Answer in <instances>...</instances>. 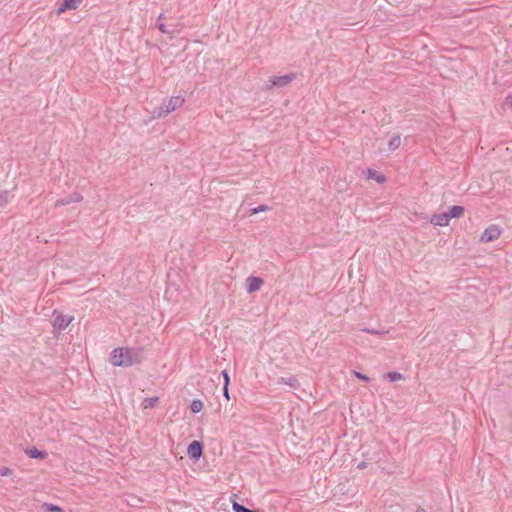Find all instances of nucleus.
<instances>
[{"label":"nucleus","instance_id":"obj_9","mask_svg":"<svg viewBox=\"0 0 512 512\" xmlns=\"http://www.w3.org/2000/svg\"><path fill=\"white\" fill-rule=\"evenodd\" d=\"M450 218L447 214V212H443L440 214H434L431 219L430 223L435 226H447L449 224Z\"/></svg>","mask_w":512,"mask_h":512},{"label":"nucleus","instance_id":"obj_2","mask_svg":"<svg viewBox=\"0 0 512 512\" xmlns=\"http://www.w3.org/2000/svg\"><path fill=\"white\" fill-rule=\"evenodd\" d=\"M184 103V98L181 96H174L164 101L163 104L154 111L157 117H163L174 111L178 107H181Z\"/></svg>","mask_w":512,"mask_h":512},{"label":"nucleus","instance_id":"obj_7","mask_svg":"<svg viewBox=\"0 0 512 512\" xmlns=\"http://www.w3.org/2000/svg\"><path fill=\"white\" fill-rule=\"evenodd\" d=\"M247 292L253 293L260 289V287L263 285L264 281L260 277L256 276H250L247 278Z\"/></svg>","mask_w":512,"mask_h":512},{"label":"nucleus","instance_id":"obj_30","mask_svg":"<svg viewBox=\"0 0 512 512\" xmlns=\"http://www.w3.org/2000/svg\"><path fill=\"white\" fill-rule=\"evenodd\" d=\"M366 467V463L365 462H361L359 465H358V468L359 469H363Z\"/></svg>","mask_w":512,"mask_h":512},{"label":"nucleus","instance_id":"obj_17","mask_svg":"<svg viewBox=\"0 0 512 512\" xmlns=\"http://www.w3.org/2000/svg\"><path fill=\"white\" fill-rule=\"evenodd\" d=\"M158 401H159L158 397L145 398L144 401H143V407L145 409L153 408V407H155V405L157 404Z\"/></svg>","mask_w":512,"mask_h":512},{"label":"nucleus","instance_id":"obj_25","mask_svg":"<svg viewBox=\"0 0 512 512\" xmlns=\"http://www.w3.org/2000/svg\"><path fill=\"white\" fill-rule=\"evenodd\" d=\"M366 333L373 334V335H381L383 334V331L376 330V329H364L363 330Z\"/></svg>","mask_w":512,"mask_h":512},{"label":"nucleus","instance_id":"obj_29","mask_svg":"<svg viewBox=\"0 0 512 512\" xmlns=\"http://www.w3.org/2000/svg\"><path fill=\"white\" fill-rule=\"evenodd\" d=\"M505 104L512 107V95L508 96L505 100Z\"/></svg>","mask_w":512,"mask_h":512},{"label":"nucleus","instance_id":"obj_20","mask_svg":"<svg viewBox=\"0 0 512 512\" xmlns=\"http://www.w3.org/2000/svg\"><path fill=\"white\" fill-rule=\"evenodd\" d=\"M43 507L45 508L46 511L49 512H64V510L60 506L54 504L45 503Z\"/></svg>","mask_w":512,"mask_h":512},{"label":"nucleus","instance_id":"obj_1","mask_svg":"<svg viewBox=\"0 0 512 512\" xmlns=\"http://www.w3.org/2000/svg\"><path fill=\"white\" fill-rule=\"evenodd\" d=\"M142 359L143 348L119 347L115 348L110 355L113 366L131 367L141 363Z\"/></svg>","mask_w":512,"mask_h":512},{"label":"nucleus","instance_id":"obj_23","mask_svg":"<svg viewBox=\"0 0 512 512\" xmlns=\"http://www.w3.org/2000/svg\"><path fill=\"white\" fill-rule=\"evenodd\" d=\"M221 375L223 377V386H229L230 384V376L226 370H223L221 372Z\"/></svg>","mask_w":512,"mask_h":512},{"label":"nucleus","instance_id":"obj_22","mask_svg":"<svg viewBox=\"0 0 512 512\" xmlns=\"http://www.w3.org/2000/svg\"><path fill=\"white\" fill-rule=\"evenodd\" d=\"M266 210H269V207L267 205H259L258 207L251 209V214H257L259 212H263Z\"/></svg>","mask_w":512,"mask_h":512},{"label":"nucleus","instance_id":"obj_14","mask_svg":"<svg viewBox=\"0 0 512 512\" xmlns=\"http://www.w3.org/2000/svg\"><path fill=\"white\" fill-rule=\"evenodd\" d=\"M401 144V137L400 135H394L388 142V149L389 151L396 150Z\"/></svg>","mask_w":512,"mask_h":512},{"label":"nucleus","instance_id":"obj_6","mask_svg":"<svg viewBox=\"0 0 512 512\" xmlns=\"http://www.w3.org/2000/svg\"><path fill=\"white\" fill-rule=\"evenodd\" d=\"M203 443L197 440L192 441L187 448V454L190 459L198 461L203 454Z\"/></svg>","mask_w":512,"mask_h":512},{"label":"nucleus","instance_id":"obj_27","mask_svg":"<svg viewBox=\"0 0 512 512\" xmlns=\"http://www.w3.org/2000/svg\"><path fill=\"white\" fill-rule=\"evenodd\" d=\"M285 383L288 384L291 387H295L296 384H297V379L294 378V377H290V378H288L287 381H285Z\"/></svg>","mask_w":512,"mask_h":512},{"label":"nucleus","instance_id":"obj_5","mask_svg":"<svg viewBox=\"0 0 512 512\" xmlns=\"http://www.w3.org/2000/svg\"><path fill=\"white\" fill-rule=\"evenodd\" d=\"M500 234H501V229L498 225H494V224L490 225L481 234L480 241L485 242V243L492 242V241L498 239Z\"/></svg>","mask_w":512,"mask_h":512},{"label":"nucleus","instance_id":"obj_18","mask_svg":"<svg viewBox=\"0 0 512 512\" xmlns=\"http://www.w3.org/2000/svg\"><path fill=\"white\" fill-rule=\"evenodd\" d=\"M190 409L193 413H198L203 409V403L199 399H195L191 402Z\"/></svg>","mask_w":512,"mask_h":512},{"label":"nucleus","instance_id":"obj_12","mask_svg":"<svg viewBox=\"0 0 512 512\" xmlns=\"http://www.w3.org/2000/svg\"><path fill=\"white\" fill-rule=\"evenodd\" d=\"M26 454L33 459H45L47 457V453L45 451L39 450L35 447L27 449Z\"/></svg>","mask_w":512,"mask_h":512},{"label":"nucleus","instance_id":"obj_13","mask_svg":"<svg viewBox=\"0 0 512 512\" xmlns=\"http://www.w3.org/2000/svg\"><path fill=\"white\" fill-rule=\"evenodd\" d=\"M367 178L368 179H373V180H375L379 184H382V183H384L386 181V177L383 174L377 172L374 169H368L367 170Z\"/></svg>","mask_w":512,"mask_h":512},{"label":"nucleus","instance_id":"obj_19","mask_svg":"<svg viewBox=\"0 0 512 512\" xmlns=\"http://www.w3.org/2000/svg\"><path fill=\"white\" fill-rule=\"evenodd\" d=\"M386 378H387L389 381H391V382H395V381H398V380L402 379V378H403V376H402V374H400L399 372H395V371H393V372H388V373L386 374Z\"/></svg>","mask_w":512,"mask_h":512},{"label":"nucleus","instance_id":"obj_3","mask_svg":"<svg viewBox=\"0 0 512 512\" xmlns=\"http://www.w3.org/2000/svg\"><path fill=\"white\" fill-rule=\"evenodd\" d=\"M294 73L285 74L282 76H273L269 79V84H267L268 88L271 87H284L287 86L289 83H291L295 79Z\"/></svg>","mask_w":512,"mask_h":512},{"label":"nucleus","instance_id":"obj_28","mask_svg":"<svg viewBox=\"0 0 512 512\" xmlns=\"http://www.w3.org/2000/svg\"><path fill=\"white\" fill-rule=\"evenodd\" d=\"M223 395L224 397L229 400L230 399V396H229V386H223Z\"/></svg>","mask_w":512,"mask_h":512},{"label":"nucleus","instance_id":"obj_16","mask_svg":"<svg viewBox=\"0 0 512 512\" xmlns=\"http://www.w3.org/2000/svg\"><path fill=\"white\" fill-rule=\"evenodd\" d=\"M165 19V16L163 13H161L158 17V20H157V28L162 32V33H165V34H172L173 31L171 30H168L164 24V22H162V20Z\"/></svg>","mask_w":512,"mask_h":512},{"label":"nucleus","instance_id":"obj_26","mask_svg":"<svg viewBox=\"0 0 512 512\" xmlns=\"http://www.w3.org/2000/svg\"><path fill=\"white\" fill-rule=\"evenodd\" d=\"M355 375L358 379H360L362 381H365V382L369 381V377L365 374H362L360 372H355Z\"/></svg>","mask_w":512,"mask_h":512},{"label":"nucleus","instance_id":"obj_24","mask_svg":"<svg viewBox=\"0 0 512 512\" xmlns=\"http://www.w3.org/2000/svg\"><path fill=\"white\" fill-rule=\"evenodd\" d=\"M12 474H13L12 469H10L8 467H0V475L1 476H9Z\"/></svg>","mask_w":512,"mask_h":512},{"label":"nucleus","instance_id":"obj_4","mask_svg":"<svg viewBox=\"0 0 512 512\" xmlns=\"http://www.w3.org/2000/svg\"><path fill=\"white\" fill-rule=\"evenodd\" d=\"M53 328L57 331H62L73 321V316L64 315L62 313H53Z\"/></svg>","mask_w":512,"mask_h":512},{"label":"nucleus","instance_id":"obj_31","mask_svg":"<svg viewBox=\"0 0 512 512\" xmlns=\"http://www.w3.org/2000/svg\"><path fill=\"white\" fill-rule=\"evenodd\" d=\"M416 512H427V511L422 507H418Z\"/></svg>","mask_w":512,"mask_h":512},{"label":"nucleus","instance_id":"obj_10","mask_svg":"<svg viewBox=\"0 0 512 512\" xmlns=\"http://www.w3.org/2000/svg\"><path fill=\"white\" fill-rule=\"evenodd\" d=\"M80 2L78 0H63L59 8L57 9V14L60 15L66 10H73L78 7Z\"/></svg>","mask_w":512,"mask_h":512},{"label":"nucleus","instance_id":"obj_11","mask_svg":"<svg viewBox=\"0 0 512 512\" xmlns=\"http://www.w3.org/2000/svg\"><path fill=\"white\" fill-rule=\"evenodd\" d=\"M464 211H465V209L463 206L454 205L449 208V210L447 211V214L451 220L452 218L461 217L464 214Z\"/></svg>","mask_w":512,"mask_h":512},{"label":"nucleus","instance_id":"obj_21","mask_svg":"<svg viewBox=\"0 0 512 512\" xmlns=\"http://www.w3.org/2000/svg\"><path fill=\"white\" fill-rule=\"evenodd\" d=\"M9 201V191L0 192V207H4Z\"/></svg>","mask_w":512,"mask_h":512},{"label":"nucleus","instance_id":"obj_15","mask_svg":"<svg viewBox=\"0 0 512 512\" xmlns=\"http://www.w3.org/2000/svg\"><path fill=\"white\" fill-rule=\"evenodd\" d=\"M232 510L234 512H259L256 509H249V508L245 507L244 505H242V504H240V503H238L236 501H233Z\"/></svg>","mask_w":512,"mask_h":512},{"label":"nucleus","instance_id":"obj_32","mask_svg":"<svg viewBox=\"0 0 512 512\" xmlns=\"http://www.w3.org/2000/svg\"><path fill=\"white\" fill-rule=\"evenodd\" d=\"M80 3L83 1V0H78Z\"/></svg>","mask_w":512,"mask_h":512},{"label":"nucleus","instance_id":"obj_8","mask_svg":"<svg viewBox=\"0 0 512 512\" xmlns=\"http://www.w3.org/2000/svg\"><path fill=\"white\" fill-rule=\"evenodd\" d=\"M83 199L82 195L77 192H74L68 196H65L56 201L55 206H64L69 205L71 203L79 202Z\"/></svg>","mask_w":512,"mask_h":512}]
</instances>
